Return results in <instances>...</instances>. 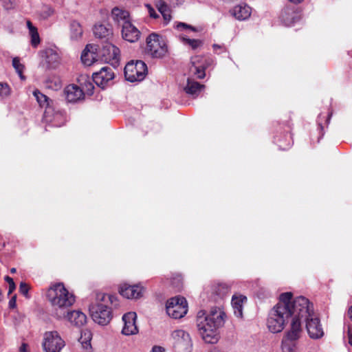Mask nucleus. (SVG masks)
<instances>
[{"label":"nucleus","mask_w":352,"mask_h":352,"mask_svg":"<svg viewBox=\"0 0 352 352\" xmlns=\"http://www.w3.org/2000/svg\"><path fill=\"white\" fill-rule=\"evenodd\" d=\"M294 310L290 329L286 333L283 342L295 341L300 337L302 333L301 324L302 318H306L309 314V300L304 296H298L294 298Z\"/></svg>","instance_id":"4"},{"label":"nucleus","mask_w":352,"mask_h":352,"mask_svg":"<svg viewBox=\"0 0 352 352\" xmlns=\"http://www.w3.org/2000/svg\"><path fill=\"white\" fill-rule=\"evenodd\" d=\"M56 315L58 318L67 317L72 324L77 327L82 326L87 321L86 315L80 311L74 310L68 312L67 315H65V311H63L60 314L57 313Z\"/></svg>","instance_id":"21"},{"label":"nucleus","mask_w":352,"mask_h":352,"mask_svg":"<svg viewBox=\"0 0 352 352\" xmlns=\"http://www.w3.org/2000/svg\"><path fill=\"white\" fill-rule=\"evenodd\" d=\"M66 100L69 102H76L84 98L83 90L76 85H69L65 89Z\"/></svg>","instance_id":"22"},{"label":"nucleus","mask_w":352,"mask_h":352,"mask_svg":"<svg viewBox=\"0 0 352 352\" xmlns=\"http://www.w3.org/2000/svg\"><path fill=\"white\" fill-rule=\"evenodd\" d=\"M204 87V85H201L193 79L188 78L187 79V84L184 87V91L187 94L196 98Z\"/></svg>","instance_id":"25"},{"label":"nucleus","mask_w":352,"mask_h":352,"mask_svg":"<svg viewBox=\"0 0 352 352\" xmlns=\"http://www.w3.org/2000/svg\"><path fill=\"white\" fill-rule=\"evenodd\" d=\"M121 35L124 40L135 43L139 40L141 32L131 21L121 27Z\"/></svg>","instance_id":"19"},{"label":"nucleus","mask_w":352,"mask_h":352,"mask_svg":"<svg viewBox=\"0 0 352 352\" xmlns=\"http://www.w3.org/2000/svg\"><path fill=\"white\" fill-rule=\"evenodd\" d=\"M349 317L352 319V306L350 307V309L349 310Z\"/></svg>","instance_id":"52"},{"label":"nucleus","mask_w":352,"mask_h":352,"mask_svg":"<svg viewBox=\"0 0 352 352\" xmlns=\"http://www.w3.org/2000/svg\"><path fill=\"white\" fill-rule=\"evenodd\" d=\"M111 16L114 23L120 27L132 21L129 12L119 7H114L111 10Z\"/></svg>","instance_id":"20"},{"label":"nucleus","mask_w":352,"mask_h":352,"mask_svg":"<svg viewBox=\"0 0 352 352\" xmlns=\"http://www.w3.org/2000/svg\"><path fill=\"white\" fill-rule=\"evenodd\" d=\"M55 87L56 89L60 87V83L59 80L55 82Z\"/></svg>","instance_id":"49"},{"label":"nucleus","mask_w":352,"mask_h":352,"mask_svg":"<svg viewBox=\"0 0 352 352\" xmlns=\"http://www.w3.org/2000/svg\"><path fill=\"white\" fill-rule=\"evenodd\" d=\"M47 298L54 309H60V313L75 302L74 295L69 292L63 283L51 286L47 292Z\"/></svg>","instance_id":"5"},{"label":"nucleus","mask_w":352,"mask_h":352,"mask_svg":"<svg viewBox=\"0 0 352 352\" xmlns=\"http://www.w3.org/2000/svg\"><path fill=\"white\" fill-rule=\"evenodd\" d=\"M26 344H23L20 347V352H26Z\"/></svg>","instance_id":"48"},{"label":"nucleus","mask_w":352,"mask_h":352,"mask_svg":"<svg viewBox=\"0 0 352 352\" xmlns=\"http://www.w3.org/2000/svg\"><path fill=\"white\" fill-rule=\"evenodd\" d=\"M65 341L56 331H46L43 335V347L45 352H60Z\"/></svg>","instance_id":"11"},{"label":"nucleus","mask_w":352,"mask_h":352,"mask_svg":"<svg viewBox=\"0 0 352 352\" xmlns=\"http://www.w3.org/2000/svg\"><path fill=\"white\" fill-rule=\"evenodd\" d=\"M291 292L280 295L279 302L270 311L267 326L272 333H279L285 328L289 318L293 316L294 298Z\"/></svg>","instance_id":"2"},{"label":"nucleus","mask_w":352,"mask_h":352,"mask_svg":"<svg viewBox=\"0 0 352 352\" xmlns=\"http://www.w3.org/2000/svg\"><path fill=\"white\" fill-rule=\"evenodd\" d=\"M300 13L296 6L285 7L281 14L280 20L286 26H292L300 19Z\"/></svg>","instance_id":"17"},{"label":"nucleus","mask_w":352,"mask_h":352,"mask_svg":"<svg viewBox=\"0 0 352 352\" xmlns=\"http://www.w3.org/2000/svg\"><path fill=\"white\" fill-rule=\"evenodd\" d=\"M54 13V9L47 5H45L42 7L40 16L43 19H47L52 16Z\"/></svg>","instance_id":"38"},{"label":"nucleus","mask_w":352,"mask_h":352,"mask_svg":"<svg viewBox=\"0 0 352 352\" xmlns=\"http://www.w3.org/2000/svg\"><path fill=\"white\" fill-rule=\"evenodd\" d=\"M145 54L153 58H162L168 53V46L162 36L150 34L146 39Z\"/></svg>","instance_id":"6"},{"label":"nucleus","mask_w":352,"mask_h":352,"mask_svg":"<svg viewBox=\"0 0 352 352\" xmlns=\"http://www.w3.org/2000/svg\"><path fill=\"white\" fill-rule=\"evenodd\" d=\"M212 48L215 52L219 53L218 50L225 49V47L223 45L213 44Z\"/></svg>","instance_id":"45"},{"label":"nucleus","mask_w":352,"mask_h":352,"mask_svg":"<svg viewBox=\"0 0 352 352\" xmlns=\"http://www.w3.org/2000/svg\"><path fill=\"white\" fill-rule=\"evenodd\" d=\"M147 72V66L143 61H131L124 67V76L126 80L131 82L141 81L146 77Z\"/></svg>","instance_id":"8"},{"label":"nucleus","mask_w":352,"mask_h":352,"mask_svg":"<svg viewBox=\"0 0 352 352\" xmlns=\"http://www.w3.org/2000/svg\"><path fill=\"white\" fill-rule=\"evenodd\" d=\"M16 272V268H14V267H13V268H11V269H10V272H11L12 274H14V273H15Z\"/></svg>","instance_id":"54"},{"label":"nucleus","mask_w":352,"mask_h":352,"mask_svg":"<svg viewBox=\"0 0 352 352\" xmlns=\"http://www.w3.org/2000/svg\"><path fill=\"white\" fill-rule=\"evenodd\" d=\"M290 2L292 3H300L302 1V0H289Z\"/></svg>","instance_id":"50"},{"label":"nucleus","mask_w":352,"mask_h":352,"mask_svg":"<svg viewBox=\"0 0 352 352\" xmlns=\"http://www.w3.org/2000/svg\"><path fill=\"white\" fill-rule=\"evenodd\" d=\"M91 79L87 76H82L78 80L80 83V88L83 90V96L85 94L91 96L94 93V85L92 83Z\"/></svg>","instance_id":"27"},{"label":"nucleus","mask_w":352,"mask_h":352,"mask_svg":"<svg viewBox=\"0 0 352 352\" xmlns=\"http://www.w3.org/2000/svg\"><path fill=\"white\" fill-rule=\"evenodd\" d=\"M210 352H223V351H221L217 350V349H214V350H212V351H211Z\"/></svg>","instance_id":"56"},{"label":"nucleus","mask_w":352,"mask_h":352,"mask_svg":"<svg viewBox=\"0 0 352 352\" xmlns=\"http://www.w3.org/2000/svg\"><path fill=\"white\" fill-rule=\"evenodd\" d=\"M28 285L26 283L21 282L19 287L20 292L23 295H26L28 292Z\"/></svg>","instance_id":"43"},{"label":"nucleus","mask_w":352,"mask_h":352,"mask_svg":"<svg viewBox=\"0 0 352 352\" xmlns=\"http://www.w3.org/2000/svg\"><path fill=\"white\" fill-rule=\"evenodd\" d=\"M10 94L9 86L6 83L0 82V96L4 97Z\"/></svg>","instance_id":"41"},{"label":"nucleus","mask_w":352,"mask_h":352,"mask_svg":"<svg viewBox=\"0 0 352 352\" xmlns=\"http://www.w3.org/2000/svg\"><path fill=\"white\" fill-rule=\"evenodd\" d=\"M99 54L101 60L116 65L119 59L120 50L111 43L105 42L101 48H99Z\"/></svg>","instance_id":"13"},{"label":"nucleus","mask_w":352,"mask_h":352,"mask_svg":"<svg viewBox=\"0 0 352 352\" xmlns=\"http://www.w3.org/2000/svg\"><path fill=\"white\" fill-rule=\"evenodd\" d=\"M170 337L175 352H192V340L188 331L176 329L172 332Z\"/></svg>","instance_id":"7"},{"label":"nucleus","mask_w":352,"mask_h":352,"mask_svg":"<svg viewBox=\"0 0 352 352\" xmlns=\"http://www.w3.org/2000/svg\"><path fill=\"white\" fill-rule=\"evenodd\" d=\"M94 34L98 38L108 39L112 34V30L109 25L96 24L94 28Z\"/></svg>","instance_id":"28"},{"label":"nucleus","mask_w":352,"mask_h":352,"mask_svg":"<svg viewBox=\"0 0 352 352\" xmlns=\"http://www.w3.org/2000/svg\"><path fill=\"white\" fill-rule=\"evenodd\" d=\"M27 26L28 28L29 33L31 36L32 45L36 47L40 43V37L38 33L37 28L34 27L30 21H27Z\"/></svg>","instance_id":"33"},{"label":"nucleus","mask_w":352,"mask_h":352,"mask_svg":"<svg viewBox=\"0 0 352 352\" xmlns=\"http://www.w3.org/2000/svg\"><path fill=\"white\" fill-rule=\"evenodd\" d=\"M45 60L50 67H54L59 62L60 56L56 50L48 48L44 52Z\"/></svg>","instance_id":"29"},{"label":"nucleus","mask_w":352,"mask_h":352,"mask_svg":"<svg viewBox=\"0 0 352 352\" xmlns=\"http://www.w3.org/2000/svg\"><path fill=\"white\" fill-rule=\"evenodd\" d=\"M151 352H166L165 351V349L162 347V346H154Z\"/></svg>","instance_id":"44"},{"label":"nucleus","mask_w":352,"mask_h":352,"mask_svg":"<svg viewBox=\"0 0 352 352\" xmlns=\"http://www.w3.org/2000/svg\"><path fill=\"white\" fill-rule=\"evenodd\" d=\"M349 343L352 346V336L349 334Z\"/></svg>","instance_id":"53"},{"label":"nucleus","mask_w":352,"mask_h":352,"mask_svg":"<svg viewBox=\"0 0 352 352\" xmlns=\"http://www.w3.org/2000/svg\"><path fill=\"white\" fill-rule=\"evenodd\" d=\"M33 95L41 107L45 108L49 106H53L54 102L47 96L42 94L39 90L34 91Z\"/></svg>","instance_id":"31"},{"label":"nucleus","mask_w":352,"mask_h":352,"mask_svg":"<svg viewBox=\"0 0 352 352\" xmlns=\"http://www.w3.org/2000/svg\"><path fill=\"white\" fill-rule=\"evenodd\" d=\"M285 142H282L280 139L276 140V142L278 144L280 149L286 150L291 147L293 144V141L292 140V136L289 134H286L284 135Z\"/></svg>","instance_id":"37"},{"label":"nucleus","mask_w":352,"mask_h":352,"mask_svg":"<svg viewBox=\"0 0 352 352\" xmlns=\"http://www.w3.org/2000/svg\"><path fill=\"white\" fill-rule=\"evenodd\" d=\"M82 34V29L80 24L77 21H72L70 23V36L72 40L79 39Z\"/></svg>","instance_id":"35"},{"label":"nucleus","mask_w":352,"mask_h":352,"mask_svg":"<svg viewBox=\"0 0 352 352\" xmlns=\"http://www.w3.org/2000/svg\"><path fill=\"white\" fill-rule=\"evenodd\" d=\"M226 315L221 307H213L206 315L204 311H199L197 316V330L202 339L207 343L214 344L219 340L218 330L226 321Z\"/></svg>","instance_id":"1"},{"label":"nucleus","mask_w":352,"mask_h":352,"mask_svg":"<svg viewBox=\"0 0 352 352\" xmlns=\"http://www.w3.org/2000/svg\"><path fill=\"white\" fill-rule=\"evenodd\" d=\"M92 338L91 332L89 330H83L81 331L80 337L78 339V341L82 344L83 349L88 350L91 348V340Z\"/></svg>","instance_id":"32"},{"label":"nucleus","mask_w":352,"mask_h":352,"mask_svg":"<svg viewBox=\"0 0 352 352\" xmlns=\"http://www.w3.org/2000/svg\"><path fill=\"white\" fill-rule=\"evenodd\" d=\"M247 298L244 296L240 295L239 296H233L232 298V306L234 314L239 318L243 317V304L246 302Z\"/></svg>","instance_id":"26"},{"label":"nucleus","mask_w":352,"mask_h":352,"mask_svg":"<svg viewBox=\"0 0 352 352\" xmlns=\"http://www.w3.org/2000/svg\"><path fill=\"white\" fill-rule=\"evenodd\" d=\"M96 299L98 302L89 307L91 318L100 325H107L113 318L112 309L119 305L118 298L112 294H98Z\"/></svg>","instance_id":"3"},{"label":"nucleus","mask_w":352,"mask_h":352,"mask_svg":"<svg viewBox=\"0 0 352 352\" xmlns=\"http://www.w3.org/2000/svg\"><path fill=\"white\" fill-rule=\"evenodd\" d=\"M230 290V286L226 283H217L212 287V293L220 298L226 296Z\"/></svg>","instance_id":"30"},{"label":"nucleus","mask_w":352,"mask_h":352,"mask_svg":"<svg viewBox=\"0 0 352 352\" xmlns=\"http://www.w3.org/2000/svg\"><path fill=\"white\" fill-rule=\"evenodd\" d=\"M5 280H6V282H8L9 285H10L11 287H14V280H13V279L12 278H10L8 276H6L5 277Z\"/></svg>","instance_id":"46"},{"label":"nucleus","mask_w":352,"mask_h":352,"mask_svg":"<svg viewBox=\"0 0 352 352\" xmlns=\"http://www.w3.org/2000/svg\"><path fill=\"white\" fill-rule=\"evenodd\" d=\"M115 74L109 66L102 67L99 72H94L92 76L93 81L102 89L113 84Z\"/></svg>","instance_id":"14"},{"label":"nucleus","mask_w":352,"mask_h":352,"mask_svg":"<svg viewBox=\"0 0 352 352\" xmlns=\"http://www.w3.org/2000/svg\"><path fill=\"white\" fill-rule=\"evenodd\" d=\"M43 121L52 126L60 127L65 123L66 115L64 111L54 105L49 106L45 110Z\"/></svg>","instance_id":"12"},{"label":"nucleus","mask_w":352,"mask_h":352,"mask_svg":"<svg viewBox=\"0 0 352 352\" xmlns=\"http://www.w3.org/2000/svg\"><path fill=\"white\" fill-rule=\"evenodd\" d=\"M190 72L199 79L206 76V69L210 65V60L201 56H195L191 58Z\"/></svg>","instance_id":"15"},{"label":"nucleus","mask_w":352,"mask_h":352,"mask_svg":"<svg viewBox=\"0 0 352 352\" xmlns=\"http://www.w3.org/2000/svg\"><path fill=\"white\" fill-rule=\"evenodd\" d=\"M318 124H319V126H320V129H321V130H322V124H321L320 123H319Z\"/></svg>","instance_id":"57"},{"label":"nucleus","mask_w":352,"mask_h":352,"mask_svg":"<svg viewBox=\"0 0 352 352\" xmlns=\"http://www.w3.org/2000/svg\"><path fill=\"white\" fill-rule=\"evenodd\" d=\"M179 38L184 45H188L193 50L200 48L204 44L203 41L200 39H191L184 35H180Z\"/></svg>","instance_id":"34"},{"label":"nucleus","mask_w":352,"mask_h":352,"mask_svg":"<svg viewBox=\"0 0 352 352\" xmlns=\"http://www.w3.org/2000/svg\"><path fill=\"white\" fill-rule=\"evenodd\" d=\"M97 47L94 45H87L81 54V60L84 65L90 66L97 61L96 51Z\"/></svg>","instance_id":"23"},{"label":"nucleus","mask_w":352,"mask_h":352,"mask_svg":"<svg viewBox=\"0 0 352 352\" xmlns=\"http://www.w3.org/2000/svg\"><path fill=\"white\" fill-rule=\"evenodd\" d=\"M168 315L173 318L184 317L188 311V303L185 298L177 296L169 299L166 305Z\"/></svg>","instance_id":"9"},{"label":"nucleus","mask_w":352,"mask_h":352,"mask_svg":"<svg viewBox=\"0 0 352 352\" xmlns=\"http://www.w3.org/2000/svg\"><path fill=\"white\" fill-rule=\"evenodd\" d=\"M309 314L307 318H302V322H306V328L310 338L318 339L324 335L322 325L319 318L315 315L313 309V305L309 301Z\"/></svg>","instance_id":"10"},{"label":"nucleus","mask_w":352,"mask_h":352,"mask_svg":"<svg viewBox=\"0 0 352 352\" xmlns=\"http://www.w3.org/2000/svg\"><path fill=\"white\" fill-rule=\"evenodd\" d=\"M331 116V113H329V114L328 115V118H327V122H329V120H330Z\"/></svg>","instance_id":"55"},{"label":"nucleus","mask_w":352,"mask_h":352,"mask_svg":"<svg viewBox=\"0 0 352 352\" xmlns=\"http://www.w3.org/2000/svg\"><path fill=\"white\" fill-rule=\"evenodd\" d=\"M145 6L147 8L149 16L151 17H152L153 19H157L159 17V15L156 13L155 10L151 5L146 4Z\"/></svg>","instance_id":"42"},{"label":"nucleus","mask_w":352,"mask_h":352,"mask_svg":"<svg viewBox=\"0 0 352 352\" xmlns=\"http://www.w3.org/2000/svg\"><path fill=\"white\" fill-rule=\"evenodd\" d=\"M12 65H13L14 68L16 69V72L19 74L21 78H23V76L22 75L23 65L22 64H21L19 58L15 57L13 58Z\"/></svg>","instance_id":"39"},{"label":"nucleus","mask_w":352,"mask_h":352,"mask_svg":"<svg viewBox=\"0 0 352 352\" xmlns=\"http://www.w3.org/2000/svg\"><path fill=\"white\" fill-rule=\"evenodd\" d=\"M136 318L137 315L135 312H128L123 315L124 327L122 333L124 335L131 336L138 333V329L135 324Z\"/></svg>","instance_id":"18"},{"label":"nucleus","mask_w":352,"mask_h":352,"mask_svg":"<svg viewBox=\"0 0 352 352\" xmlns=\"http://www.w3.org/2000/svg\"><path fill=\"white\" fill-rule=\"evenodd\" d=\"M15 304H16V298L14 296L10 299V300L9 302V305L10 307L13 308V307H14Z\"/></svg>","instance_id":"47"},{"label":"nucleus","mask_w":352,"mask_h":352,"mask_svg":"<svg viewBox=\"0 0 352 352\" xmlns=\"http://www.w3.org/2000/svg\"><path fill=\"white\" fill-rule=\"evenodd\" d=\"M157 7L166 23H168L171 19V15L168 5L163 1H159L157 3Z\"/></svg>","instance_id":"36"},{"label":"nucleus","mask_w":352,"mask_h":352,"mask_svg":"<svg viewBox=\"0 0 352 352\" xmlns=\"http://www.w3.org/2000/svg\"><path fill=\"white\" fill-rule=\"evenodd\" d=\"M231 14L239 21L248 19L251 15V8L246 4H240L234 6L230 10Z\"/></svg>","instance_id":"24"},{"label":"nucleus","mask_w":352,"mask_h":352,"mask_svg":"<svg viewBox=\"0 0 352 352\" xmlns=\"http://www.w3.org/2000/svg\"><path fill=\"white\" fill-rule=\"evenodd\" d=\"M15 289V285L14 284V287L9 285V293H11Z\"/></svg>","instance_id":"51"},{"label":"nucleus","mask_w":352,"mask_h":352,"mask_svg":"<svg viewBox=\"0 0 352 352\" xmlns=\"http://www.w3.org/2000/svg\"><path fill=\"white\" fill-rule=\"evenodd\" d=\"M145 287L141 283L131 285L127 283L121 284L119 292L127 299H139L143 296Z\"/></svg>","instance_id":"16"},{"label":"nucleus","mask_w":352,"mask_h":352,"mask_svg":"<svg viewBox=\"0 0 352 352\" xmlns=\"http://www.w3.org/2000/svg\"><path fill=\"white\" fill-rule=\"evenodd\" d=\"M175 28L178 30H183L188 29L193 32L197 31L196 28H195L190 25H188L187 23H182V22L177 23L175 25Z\"/></svg>","instance_id":"40"}]
</instances>
